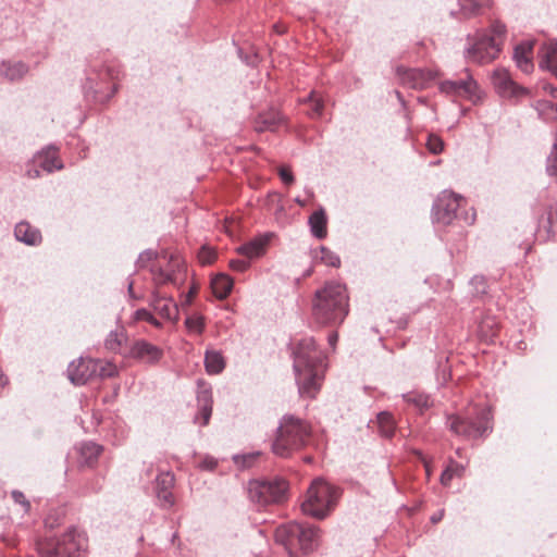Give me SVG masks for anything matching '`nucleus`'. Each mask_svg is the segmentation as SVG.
<instances>
[{
	"instance_id": "1",
	"label": "nucleus",
	"mask_w": 557,
	"mask_h": 557,
	"mask_svg": "<svg viewBox=\"0 0 557 557\" xmlns=\"http://www.w3.org/2000/svg\"><path fill=\"white\" fill-rule=\"evenodd\" d=\"M293 357L299 394L309 398L315 397L323 379L325 356L312 337H304L295 345Z\"/></svg>"
},
{
	"instance_id": "2",
	"label": "nucleus",
	"mask_w": 557,
	"mask_h": 557,
	"mask_svg": "<svg viewBox=\"0 0 557 557\" xmlns=\"http://www.w3.org/2000/svg\"><path fill=\"white\" fill-rule=\"evenodd\" d=\"M346 287L339 283H327L315 292L312 313L323 325L341 324L349 312Z\"/></svg>"
},
{
	"instance_id": "3",
	"label": "nucleus",
	"mask_w": 557,
	"mask_h": 557,
	"mask_svg": "<svg viewBox=\"0 0 557 557\" xmlns=\"http://www.w3.org/2000/svg\"><path fill=\"white\" fill-rule=\"evenodd\" d=\"M506 33V25L495 20L488 30H480L475 35H468L469 46L466 49V58L478 64L494 61L502 50Z\"/></svg>"
},
{
	"instance_id": "4",
	"label": "nucleus",
	"mask_w": 557,
	"mask_h": 557,
	"mask_svg": "<svg viewBox=\"0 0 557 557\" xmlns=\"http://www.w3.org/2000/svg\"><path fill=\"white\" fill-rule=\"evenodd\" d=\"M446 426L455 435L465 440H478L487 436L492 430V413L488 408H475L467 414H448Z\"/></svg>"
},
{
	"instance_id": "5",
	"label": "nucleus",
	"mask_w": 557,
	"mask_h": 557,
	"mask_svg": "<svg viewBox=\"0 0 557 557\" xmlns=\"http://www.w3.org/2000/svg\"><path fill=\"white\" fill-rule=\"evenodd\" d=\"M309 435V428L302 420L284 416L277 428L272 451L278 457L287 458L307 444Z\"/></svg>"
},
{
	"instance_id": "6",
	"label": "nucleus",
	"mask_w": 557,
	"mask_h": 557,
	"mask_svg": "<svg viewBox=\"0 0 557 557\" xmlns=\"http://www.w3.org/2000/svg\"><path fill=\"white\" fill-rule=\"evenodd\" d=\"M88 540L75 528L61 535L46 539L38 545L40 557H81L87 550Z\"/></svg>"
},
{
	"instance_id": "7",
	"label": "nucleus",
	"mask_w": 557,
	"mask_h": 557,
	"mask_svg": "<svg viewBox=\"0 0 557 557\" xmlns=\"http://www.w3.org/2000/svg\"><path fill=\"white\" fill-rule=\"evenodd\" d=\"M339 492L323 479H315L307 491V497L301 504L304 513L317 519L325 518L335 507Z\"/></svg>"
},
{
	"instance_id": "8",
	"label": "nucleus",
	"mask_w": 557,
	"mask_h": 557,
	"mask_svg": "<svg viewBox=\"0 0 557 557\" xmlns=\"http://www.w3.org/2000/svg\"><path fill=\"white\" fill-rule=\"evenodd\" d=\"M438 88L441 92L448 97L466 99L473 104L480 103L484 98V92L480 89L468 69L463 70L462 77L443 81L440 83Z\"/></svg>"
},
{
	"instance_id": "9",
	"label": "nucleus",
	"mask_w": 557,
	"mask_h": 557,
	"mask_svg": "<svg viewBox=\"0 0 557 557\" xmlns=\"http://www.w3.org/2000/svg\"><path fill=\"white\" fill-rule=\"evenodd\" d=\"M287 483L283 479L270 481H250L248 485V495L252 503L260 506L278 504L286 499Z\"/></svg>"
},
{
	"instance_id": "10",
	"label": "nucleus",
	"mask_w": 557,
	"mask_h": 557,
	"mask_svg": "<svg viewBox=\"0 0 557 557\" xmlns=\"http://www.w3.org/2000/svg\"><path fill=\"white\" fill-rule=\"evenodd\" d=\"M463 198L453 191H442L432 207L433 220L444 225H449L458 218L457 211L461 207Z\"/></svg>"
},
{
	"instance_id": "11",
	"label": "nucleus",
	"mask_w": 557,
	"mask_h": 557,
	"mask_svg": "<svg viewBox=\"0 0 557 557\" xmlns=\"http://www.w3.org/2000/svg\"><path fill=\"white\" fill-rule=\"evenodd\" d=\"M97 371L98 360L81 357L69 364L66 373L71 383L81 386L96 376Z\"/></svg>"
},
{
	"instance_id": "12",
	"label": "nucleus",
	"mask_w": 557,
	"mask_h": 557,
	"mask_svg": "<svg viewBox=\"0 0 557 557\" xmlns=\"http://www.w3.org/2000/svg\"><path fill=\"white\" fill-rule=\"evenodd\" d=\"M396 74L400 84L411 89H422L426 87L433 78L430 71L422 69H406L404 66H397Z\"/></svg>"
},
{
	"instance_id": "13",
	"label": "nucleus",
	"mask_w": 557,
	"mask_h": 557,
	"mask_svg": "<svg viewBox=\"0 0 557 557\" xmlns=\"http://www.w3.org/2000/svg\"><path fill=\"white\" fill-rule=\"evenodd\" d=\"M129 356L147 364H156L163 357V350L146 339H137L129 349Z\"/></svg>"
},
{
	"instance_id": "14",
	"label": "nucleus",
	"mask_w": 557,
	"mask_h": 557,
	"mask_svg": "<svg viewBox=\"0 0 557 557\" xmlns=\"http://www.w3.org/2000/svg\"><path fill=\"white\" fill-rule=\"evenodd\" d=\"M301 532V524L297 522H288L275 529V542L282 545L289 557H293V549L296 547V537Z\"/></svg>"
},
{
	"instance_id": "15",
	"label": "nucleus",
	"mask_w": 557,
	"mask_h": 557,
	"mask_svg": "<svg viewBox=\"0 0 557 557\" xmlns=\"http://www.w3.org/2000/svg\"><path fill=\"white\" fill-rule=\"evenodd\" d=\"M174 475L171 472H162L156 479V495L162 508H170L174 505L172 488Z\"/></svg>"
},
{
	"instance_id": "16",
	"label": "nucleus",
	"mask_w": 557,
	"mask_h": 557,
	"mask_svg": "<svg viewBox=\"0 0 557 557\" xmlns=\"http://www.w3.org/2000/svg\"><path fill=\"white\" fill-rule=\"evenodd\" d=\"M150 306L163 319L175 320L177 318L178 308L171 297H164L154 292L151 295Z\"/></svg>"
},
{
	"instance_id": "17",
	"label": "nucleus",
	"mask_w": 557,
	"mask_h": 557,
	"mask_svg": "<svg viewBox=\"0 0 557 557\" xmlns=\"http://www.w3.org/2000/svg\"><path fill=\"white\" fill-rule=\"evenodd\" d=\"M492 83L502 97H512L517 95L518 87L506 69H496L492 75Z\"/></svg>"
},
{
	"instance_id": "18",
	"label": "nucleus",
	"mask_w": 557,
	"mask_h": 557,
	"mask_svg": "<svg viewBox=\"0 0 557 557\" xmlns=\"http://www.w3.org/2000/svg\"><path fill=\"white\" fill-rule=\"evenodd\" d=\"M320 533L321 530L318 527L301 524V532L296 537V546H299L304 553L314 550L320 543Z\"/></svg>"
},
{
	"instance_id": "19",
	"label": "nucleus",
	"mask_w": 557,
	"mask_h": 557,
	"mask_svg": "<svg viewBox=\"0 0 557 557\" xmlns=\"http://www.w3.org/2000/svg\"><path fill=\"white\" fill-rule=\"evenodd\" d=\"M540 67L557 77V40H548L539 50Z\"/></svg>"
},
{
	"instance_id": "20",
	"label": "nucleus",
	"mask_w": 557,
	"mask_h": 557,
	"mask_svg": "<svg viewBox=\"0 0 557 557\" xmlns=\"http://www.w3.org/2000/svg\"><path fill=\"white\" fill-rule=\"evenodd\" d=\"M34 162L48 173H51L54 170L63 169V163L59 159L57 150L51 147L42 150L41 152H38L34 158Z\"/></svg>"
},
{
	"instance_id": "21",
	"label": "nucleus",
	"mask_w": 557,
	"mask_h": 557,
	"mask_svg": "<svg viewBox=\"0 0 557 557\" xmlns=\"http://www.w3.org/2000/svg\"><path fill=\"white\" fill-rule=\"evenodd\" d=\"M282 121L283 117L278 111L270 110L257 116L253 127L258 133L274 132Z\"/></svg>"
},
{
	"instance_id": "22",
	"label": "nucleus",
	"mask_w": 557,
	"mask_h": 557,
	"mask_svg": "<svg viewBox=\"0 0 557 557\" xmlns=\"http://www.w3.org/2000/svg\"><path fill=\"white\" fill-rule=\"evenodd\" d=\"M15 238L26 245L36 246L41 243V234L39 230L33 227L27 222H20L14 228Z\"/></svg>"
},
{
	"instance_id": "23",
	"label": "nucleus",
	"mask_w": 557,
	"mask_h": 557,
	"mask_svg": "<svg viewBox=\"0 0 557 557\" xmlns=\"http://www.w3.org/2000/svg\"><path fill=\"white\" fill-rule=\"evenodd\" d=\"M27 72L28 65L22 61L0 63V76L10 82L23 78Z\"/></svg>"
},
{
	"instance_id": "24",
	"label": "nucleus",
	"mask_w": 557,
	"mask_h": 557,
	"mask_svg": "<svg viewBox=\"0 0 557 557\" xmlns=\"http://www.w3.org/2000/svg\"><path fill=\"white\" fill-rule=\"evenodd\" d=\"M532 44L523 42L515 48L513 58L517 66L524 73H531L533 63L531 61Z\"/></svg>"
},
{
	"instance_id": "25",
	"label": "nucleus",
	"mask_w": 557,
	"mask_h": 557,
	"mask_svg": "<svg viewBox=\"0 0 557 557\" xmlns=\"http://www.w3.org/2000/svg\"><path fill=\"white\" fill-rule=\"evenodd\" d=\"M197 401L199 406V416L195 417V421L197 422L200 417L202 419L201 425H207L212 413L211 391L209 388L199 391L197 394Z\"/></svg>"
},
{
	"instance_id": "26",
	"label": "nucleus",
	"mask_w": 557,
	"mask_h": 557,
	"mask_svg": "<svg viewBox=\"0 0 557 557\" xmlns=\"http://www.w3.org/2000/svg\"><path fill=\"white\" fill-rule=\"evenodd\" d=\"M308 223H309V226H310L311 234L315 238L323 239L324 237H326V234H327V231H326L327 219H326V215H325V212H324L323 209L314 211L309 216Z\"/></svg>"
},
{
	"instance_id": "27",
	"label": "nucleus",
	"mask_w": 557,
	"mask_h": 557,
	"mask_svg": "<svg viewBox=\"0 0 557 557\" xmlns=\"http://www.w3.org/2000/svg\"><path fill=\"white\" fill-rule=\"evenodd\" d=\"M205 368L208 374H220L225 368V360L218 350H207L205 354Z\"/></svg>"
},
{
	"instance_id": "28",
	"label": "nucleus",
	"mask_w": 557,
	"mask_h": 557,
	"mask_svg": "<svg viewBox=\"0 0 557 557\" xmlns=\"http://www.w3.org/2000/svg\"><path fill=\"white\" fill-rule=\"evenodd\" d=\"M212 292L219 299L226 298L232 288H233V280L227 274H218L211 281Z\"/></svg>"
},
{
	"instance_id": "29",
	"label": "nucleus",
	"mask_w": 557,
	"mask_h": 557,
	"mask_svg": "<svg viewBox=\"0 0 557 557\" xmlns=\"http://www.w3.org/2000/svg\"><path fill=\"white\" fill-rule=\"evenodd\" d=\"M265 244H267L265 239L255 238V239L237 247L236 251L239 255H243L250 260V259L258 258L263 255Z\"/></svg>"
},
{
	"instance_id": "30",
	"label": "nucleus",
	"mask_w": 557,
	"mask_h": 557,
	"mask_svg": "<svg viewBox=\"0 0 557 557\" xmlns=\"http://www.w3.org/2000/svg\"><path fill=\"white\" fill-rule=\"evenodd\" d=\"M460 10L466 16H473L481 14L484 9L492 5L491 0H458Z\"/></svg>"
},
{
	"instance_id": "31",
	"label": "nucleus",
	"mask_w": 557,
	"mask_h": 557,
	"mask_svg": "<svg viewBox=\"0 0 557 557\" xmlns=\"http://www.w3.org/2000/svg\"><path fill=\"white\" fill-rule=\"evenodd\" d=\"M102 451V447L94 442H84L79 446L82 462L91 466L98 459Z\"/></svg>"
},
{
	"instance_id": "32",
	"label": "nucleus",
	"mask_w": 557,
	"mask_h": 557,
	"mask_svg": "<svg viewBox=\"0 0 557 557\" xmlns=\"http://www.w3.org/2000/svg\"><path fill=\"white\" fill-rule=\"evenodd\" d=\"M126 339L127 335L124 327H117L108 334L104 341V347L112 352H117Z\"/></svg>"
},
{
	"instance_id": "33",
	"label": "nucleus",
	"mask_w": 557,
	"mask_h": 557,
	"mask_svg": "<svg viewBox=\"0 0 557 557\" xmlns=\"http://www.w3.org/2000/svg\"><path fill=\"white\" fill-rule=\"evenodd\" d=\"M376 420L381 435L392 437L396 428L393 416L387 411H382L377 413Z\"/></svg>"
},
{
	"instance_id": "34",
	"label": "nucleus",
	"mask_w": 557,
	"mask_h": 557,
	"mask_svg": "<svg viewBox=\"0 0 557 557\" xmlns=\"http://www.w3.org/2000/svg\"><path fill=\"white\" fill-rule=\"evenodd\" d=\"M314 259H319L322 263L334 268L341 264L339 257L324 246H321L319 251H315Z\"/></svg>"
},
{
	"instance_id": "35",
	"label": "nucleus",
	"mask_w": 557,
	"mask_h": 557,
	"mask_svg": "<svg viewBox=\"0 0 557 557\" xmlns=\"http://www.w3.org/2000/svg\"><path fill=\"white\" fill-rule=\"evenodd\" d=\"M405 401L412 404L419 409H425L430 407V397L423 393L410 392L403 395Z\"/></svg>"
},
{
	"instance_id": "36",
	"label": "nucleus",
	"mask_w": 557,
	"mask_h": 557,
	"mask_svg": "<svg viewBox=\"0 0 557 557\" xmlns=\"http://www.w3.org/2000/svg\"><path fill=\"white\" fill-rule=\"evenodd\" d=\"M151 273L157 284L176 283L173 270H164L162 268H152Z\"/></svg>"
},
{
	"instance_id": "37",
	"label": "nucleus",
	"mask_w": 557,
	"mask_h": 557,
	"mask_svg": "<svg viewBox=\"0 0 557 557\" xmlns=\"http://www.w3.org/2000/svg\"><path fill=\"white\" fill-rule=\"evenodd\" d=\"M133 319H134V321L148 322L158 329L162 327V323L148 309H145V308L137 309L134 312Z\"/></svg>"
},
{
	"instance_id": "38",
	"label": "nucleus",
	"mask_w": 557,
	"mask_h": 557,
	"mask_svg": "<svg viewBox=\"0 0 557 557\" xmlns=\"http://www.w3.org/2000/svg\"><path fill=\"white\" fill-rule=\"evenodd\" d=\"M185 325L189 332L201 334L205 330V321L201 315H190L185 320Z\"/></svg>"
},
{
	"instance_id": "39",
	"label": "nucleus",
	"mask_w": 557,
	"mask_h": 557,
	"mask_svg": "<svg viewBox=\"0 0 557 557\" xmlns=\"http://www.w3.org/2000/svg\"><path fill=\"white\" fill-rule=\"evenodd\" d=\"M546 173L549 176H557V141L553 144L552 150L547 156Z\"/></svg>"
},
{
	"instance_id": "40",
	"label": "nucleus",
	"mask_w": 557,
	"mask_h": 557,
	"mask_svg": "<svg viewBox=\"0 0 557 557\" xmlns=\"http://www.w3.org/2000/svg\"><path fill=\"white\" fill-rule=\"evenodd\" d=\"M308 98H309L310 102L312 103L311 110H310V115L312 117L320 116L322 114L323 107H324L321 96H319L315 91H311Z\"/></svg>"
},
{
	"instance_id": "41",
	"label": "nucleus",
	"mask_w": 557,
	"mask_h": 557,
	"mask_svg": "<svg viewBox=\"0 0 557 557\" xmlns=\"http://www.w3.org/2000/svg\"><path fill=\"white\" fill-rule=\"evenodd\" d=\"M117 374V368L115 364L111 362H102L98 360V371L97 374L101 379L113 377Z\"/></svg>"
},
{
	"instance_id": "42",
	"label": "nucleus",
	"mask_w": 557,
	"mask_h": 557,
	"mask_svg": "<svg viewBox=\"0 0 557 557\" xmlns=\"http://www.w3.org/2000/svg\"><path fill=\"white\" fill-rule=\"evenodd\" d=\"M426 147L431 153L438 154L444 149V143L438 136L429 135L428 141H426Z\"/></svg>"
},
{
	"instance_id": "43",
	"label": "nucleus",
	"mask_w": 557,
	"mask_h": 557,
	"mask_svg": "<svg viewBox=\"0 0 557 557\" xmlns=\"http://www.w3.org/2000/svg\"><path fill=\"white\" fill-rule=\"evenodd\" d=\"M216 257L215 251L209 247H202L198 253V259L202 264H210Z\"/></svg>"
},
{
	"instance_id": "44",
	"label": "nucleus",
	"mask_w": 557,
	"mask_h": 557,
	"mask_svg": "<svg viewBox=\"0 0 557 557\" xmlns=\"http://www.w3.org/2000/svg\"><path fill=\"white\" fill-rule=\"evenodd\" d=\"M154 258H157V252L151 249H147L139 253L136 264L138 268H145Z\"/></svg>"
},
{
	"instance_id": "45",
	"label": "nucleus",
	"mask_w": 557,
	"mask_h": 557,
	"mask_svg": "<svg viewBox=\"0 0 557 557\" xmlns=\"http://www.w3.org/2000/svg\"><path fill=\"white\" fill-rule=\"evenodd\" d=\"M11 496L14 503L23 507L24 512H28L30 510V503L26 499L25 495L21 491H12Z\"/></svg>"
},
{
	"instance_id": "46",
	"label": "nucleus",
	"mask_w": 557,
	"mask_h": 557,
	"mask_svg": "<svg viewBox=\"0 0 557 557\" xmlns=\"http://www.w3.org/2000/svg\"><path fill=\"white\" fill-rule=\"evenodd\" d=\"M250 267V261L245 259H232L230 261V268L236 272H245Z\"/></svg>"
},
{
	"instance_id": "47",
	"label": "nucleus",
	"mask_w": 557,
	"mask_h": 557,
	"mask_svg": "<svg viewBox=\"0 0 557 557\" xmlns=\"http://www.w3.org/2000/svg\"><path fill=\"white\" fill-rule=\"evenodd\" d=\"M455 476V469L453 466H448L441 474V483L444 486H448Z\"/></svg>"
},
{
	"instance_id": "48",
	"label": "nucleus",
	"mask_w": 557,
	"mask_h": 557,
	"mask_svg": "<svg viewBox=\"0 0 557 557\" xmlns=\"http://www.w3.org/2000/svg\"><path fill=\"white\" fill-rule=\"evenodd\" d=\"M278 175L283 183H285L287 185H290L294 183V175L288 168H286V166L280 168Z\"/></svg>"
},
{
	"instance_id": "49",
	"label": "nucleus",
	"mask_w": 557,
	"mask_h": 557,
	"mask_svg": "<svg viewBox=\"0 0 557 557\" xmlns=\"http://www.w3.org/2000/svg\"><path fill=\"white\" fill-rule=\"evenodd\" d=\"M26 174L29 178H37L40 176V170L38 168H28Z\"/></svg>"
},
{
	"instance_id": "50",
	"label": "nucleus",
	"mask_w": 557,
	"mask_h": 557,
	"mask_svg": "<svg viewBox=\"0 0 557 557\" xmlns=\"http://www.w3.org/2000/svg\"><path fill=\"white\" fill-rule=\"evenodd\" d=\"M329 344L331 347H335L337 341H338V334L336 332H333L327 337Z\"/></svg>"
},
{
	"instance_id": "51",
	"label": "nucleus",
	"mask_w": 557,
	"mask_h": 557,
	"mask_svg": "<svg viewBox=\"0 0 557 557\" xmlns=\"http://www.w3.org/2000/svg\"><path fill=\"white\" fill-rule=\"evenodd\" d=\"M449 466H453V468L455 469V475L460 476L465 470L463 466H461L455 461H451Z\"/></svg>"
},
{
	"instance_id": "52",
	"label": "nucleus",
	"mask_w": 557,
	"mask_h": 557,
	"mask_svg": "<svg viewBox=\"0 0 557 557\" xmlns=\"http://www.w3.org/2000/svg\"><path fill=\"white\" fill-rule=\"evenodd\" d=\"M443 516H444V510H441V511H438V512L434 513V515L431 517V521H432L433 523H437V522H440V521L442 520Z\"/></svg>"
},
{
	"instance_id": "53",
	"label": "nucleus",
	"mask_w": 557,
	"mask_h": 557,
	"mask_svg": "<svg viewBox=\"0 0 557 557\" xmlns=\"http://www.w3.org/2000/svg\"><path fill=\"white\" fill-rule=\"evenodd\" d=\"M8 384V377L0 371V386H5Z\"/></svg>"
},
{
	"instance_id": "54",
	"label": "nucleus",
	"mask_w": 557,
	"mask_h": 557,
	"mask_svg": "<svg viewBox=\"0 0 557 557\" xmlns=\"http://www.w3.org/2000/svg\"><path fill=\"white\" fill-rule=\"evenodd\" d=\"M549 91L553 95V97L557 98V88L549 86Z\"/></svg>"
},
{
	"instance_id": "55",
	"label": "nucleus",
	"mask_w": 557,
	"mask_h": 557,
	"mask_svg": "<svg viewBox=\"0 0 557 557\" xmlns=\"http://www.w3.org/2000/svg\"><path fill=\"white\" fill-rule=\"evenodd\" d=\"M295 202H297V203H298L299 206H301V207H304V206L306 205V203H305V201H304V200H301V199H300V198H298V197L295 199Z\"/></svg>"
},
{
	"instance_id": "56",
	"label": "nucleus",
	"mask_w": 557,
	"mask_h": 557,
	"mask_svg": "<svg viewBox=\"0 0 557 557\" xmlns=\"http://www.w3.org/2000/svg\"><path fill=\"white\" fill-rule=\"evenodd\" d=\"M176 537H177V533H173V535H172V537H171V542H172V543H174V542H175V540H176Z\"/></svg>"
},
{
	"instance_id": "57",
	"label": "nucleus",
	"mask_w": 557,
	"mask_h": 557,
	"mask_svg": "<svg viewBox=\"0 0 557 557\" xmlns=\"http://www.w3.org/2000/svg\"><path fill=\"white\" fill-rule=\"evenodd\" d=\"M128 292L132 293L133 292V283L131 282L129 285H128Z\"/></svg>"
},
{
	"instance_id": "58",
	"label": "nucleus",
	"mask_w": 557,
	"mask_h": 557,
	"mask_svg": "<svg viewBox=\"0 0 557 557\" xmlns=\"http://www.w3.org/2000/svg\"><path fill=\"white\" fill-rule=\"evenodd\" d=\"M305 461H306V462H311V461H312V457H306V458H305Z\"/></svg>"
}]
</instances>
